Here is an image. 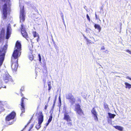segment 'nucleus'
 Returning <instances> with one entry per match:
<instances>
[{"instance_id":"nucleus-39","label":"nucleus","mask_w":131,"mask_h":131,"mask_svg":"<svg viewBox=\"0 0 131 131\" xmlns=\"http://www.w3.org/2000/svg\"><path fill=\"white\" fill-rule=\"evenodd\" d=\"M105 49V48H104V46H103L101 48V50H104Z\"/></svg>"},{"instance_id":"nucleus-18","label":"nucleus","mask_w":131,"mask_h":131,"mask_svg":"<svg viewBox=\"0 0 131 131\" xmlns=\"http://www.w3.org/2000/svg\"><path fill=\"white\" fill-rule=\"evenodd\" d=\"M114 127L116 129H117L120 131H122L123 128L119 126H114Z\"/></svg>"},{"instance_id":"nucleus-6","label":"nucleus","mask_w":131,"mask_h":131,"mask_svg":"<svg viewBox=\"0 0 131 131\" xmlns=\"http://www.w3.org/2000/svg\"><path fill=\"white\" fill-rule=\"evenodd\" d=\"M11 77L9 75L8 73L6 72L3 74L2 78L5 82L7 83L9 81L12 82L13 80Z\"/></svg>"},{"instance_id":"nucleus-40","label":"nucleus","mask_w":131,"mask_h":131,"mask_svg":"<svg viewBox=\"0 0 131 131\" xmlns=\"http://www.w3.org/2000/svg\"><path fill=\"white\" fill-rule=\"evenodd\" d=\"M30 121L28 123L27 125H26L25 127H26L27 126V125H28L30 123Z\"/></svg>"},{"instance_id":"nucleus-38","label":"nucleus","mask_w":131,"mask_h":131,"mask_svg":"<svg viewBox=\"0 0 131 131\" xmlns=\"http://www.w3.org/2000/svg\"><path fill=\"white\" fill-rule=\"evenodd\" d=\"M126 79H128L131 80V78H130L129 77L127 76L126 77Z\"/></svg>"},{"instance_id":"nucleus-47","label":"nucleus","mask_w":131,"mask_h":131,"mask_svg":"<svg viewBox=\"0 0 131 131\" xmlns=\"http://www.w3.org/2000/svg\"><path fill=\"white\" fill-rule=\"evenodd\" d=\"M63 24H64L65 26H66V25L65 24V22H64V20H63Z\"/></svg>"},{"instance_id":"nucleus-8","label":"nucleus","mask_w":131,"mask_h":131,"mask_svg":"<svg viewBox=\"0 0 131 131\" xmlns=\"http://www.w3.org/2000/svg\"><path fill=\"white\" fill-rule=\"evenodd\" d=\"M21 32L22 36L23 37L25 38L27 40H28L27 39V38H28V34L25 30V26L23 24H21Z\"/></svg>"},{"instance_id":"nucleus-17","label":"nucleus","mask_w":131,"mask_h":131,"mask_svg":"<svg viewBox=\"0 0 131 131\" xmlns=\"http://www.w3.org/2000/svg\"><path fill=\"white\" fill-rule=\"evenodd\" d=\"M125 84L126 86V88L130 89V88H131V84L126 82H125Z\"/></svg>"},{"instance_id":"nucleus-3","label":"nucleus","mask_w":131,"mask_h":131,"mask_svg":"<svg viewBox=\"0 0 131 131\" xmlns=\"http://www.w3.org/2000/svg\"><path fill=\"white\" fill-rule=\"evenodd\" d=\"M7 47L6 45L1 47L0 50V66L2 65L4 60Z\"/></svg>"},{"instance_id":"nucleus-43","label":"nucleus","mask_w":131,"mask_h":131,"mask_svg":"<svg viewBox=\"0 0 131 131\" xmlns=\"http://www.w3.org/2000/svg\"><path fill=\"white\" fill-rule=\"evenodd\" d=\"M39 38V36H38V38L37 39V42H38Z\"/></svg>"},{"instance_id":"nucleus-5","label":"nucleus","mask_w":131,"mask_h":131,"mask_svg":"<svg viewBox=\"0 0 131 131\" xmlns=\"http://www.w3.org/2000/svg\"><path fill=\"white\" fill-rule=\"evenodd\" d=\"M66 99L69 100L72 105L74 104L75 102V99L71 94H68L66 96Z\"/></svg>"},{"instance_id":"nucleus-27","label":"nucleus","mask_w":131,"mask_h":131,"mask_svg":"<svg viewBox=\"0 0 131 131\" xmlns=\"http://www.w3.org/2000/svg\"><path fill=\"white\" fill-rule=\"evenodd\" d=\"M59 103L60 104L59 106H60L61 105V99L60 96H59Z\"/></svg>"},{"instance_id":"nucleus-53","label":"nucleus","mask_w":131,"mask_h":131,"mask_svg":"<svg viewBox=\"0 0 131 131\" xmlns=\"http://www.w3.org/2000/svg\"><path fill=\"white\" fill-rule=\"evenodd\" d=\"M1 3H0V8H1Z\"/></svg>"},{"instance_id":"nucleus-33","label":"nucleus","mask_w":131,"mask_h":131,"mask_svg":"<svg viewBox=\"0 0 131 131\" xmlns=\"http://www.w3.org/2000/svg\"><path fill=\"white\" fill-rule=\"evenodd\" d=\"M24 87H22L20 89V91H21H21H23L24 90Z\"/></svg>"},{"instance_id":"nucleus-21","label":"nucleus","mask_w":131,"mask_h":131,"mask_svg":"<svg viewBox=\"0 0 131 131\" xmlns=\"http://www.w3.org/2000/svg\"><path fill=\"white\" fill-rule=\"evenodd\" d=\"M0 34H2V35H3L4 36H5V30L3 29L1 30V33Z\"/></svg>"},{"instance_id":"nucleus-52","label":"nucleus","mask_w":131,"mask_h":131,"mask_svg":"<svg viewBox=\"0 0 131 131\" xmlns=\"http://www.w3.org/2000/svg\"><path fill=\"white\" fill-rule=\"evenodd\" d=\"M3 107L2 108V110H0V111H2L3 110Z\"/></svg>"},{"instance_id":"nucleus-45","label":"nucleus","mask_w":131,"mask_h":131,"mask_svg":"<svg viewBox=\"0 0 131 131\" xmlns=\"http://www.w3.org/2000/svg\"><path fill=\"white\" fill-rule=\"evenodd\" d=\"M50 97H49V98H48V102H49V101H50Z\"/></svg>"},{"instance_id":"nucleus-32","label":"nucleus","mask_w":131,"mask_h":131,"mask_svg":"<svg viewBox=\"0 0 131 131\" xmlns=\"http://www.w3.org/2000/svg\"><path fill=\"white\" fill-rule=\"evenodd\" d=\"M48 106V105L47 103L45 105V110H46L47 109V108Z\"/></svg>"},{"instance_id":"nucleus-7","label":"nucleus","mask_w":131,"mask_h":131,"mask_svg":"<svg viewBox=\"0 0 131 131\" xmlns=\"http://www.w3.org/2000/svg\"><path fill=\"white\" fill-rule=\"evenodd\" d=\"M25 16L24 8V6H23L22 8H20V22H22L24 21L25 20Z\"/></svg>"},{"instance_id":"nucleus-24","label":"nucleus","mask_w":131,"mask_h":131,"mask_svg":"<svg viewBox=\"0 0 131 131\" xmlns=\"http://www.w3.org/2000/svg\"><path fill=\"white\" fill-rule=\"evenodd\" d=\"M54 46L55 48L56 49V50L57 51H59V49H58V47L55 43H54Z\"/></svg>"},{"instance_id":"nucleus-41","label":"nucleus","mask_w":131,"mask_h":131,"mask_svg":"<svg viewBox=\"0 0 131 131\" xmlns=\"http://www.w3.org/2000/svg\"><path fill=\"white\" fill-rule=\"evenodd\" d=\"M95 18L96 19H98L97 17V16L96 14H95Z\"/></svg>"},{"instance_id":"nucleus-10","label":"nucleus","mask_w":131,"mask_h":131,"mask_svg":"<svg viewBox=\"0 0 131 131\" xmlns=\"http://www.w3.org/2000/svg\"><path fill=\"white\" fill-rule=\"evenodd\" d=\"M11 27L10 24H8L7 26V32L6 36V38L8 39L10 37L11 32Z\"/></svg>"},{"instance_id":"nucleus-54","label":"nucleus","mask_w":131,"mask_h":131,"mask_svg":"<svg viewBox=\"0 0 131 131\" xmlns=\"http://www.w3.org/2000/svg\"><path fill=\"white\" fill-rule=\"evenodd\" d=\"M92 38H93V39H94V38L93 37Z\"/></svg>"},{"instance_id":"nucleus-46","label":"nucleus","mask_w":131,"mask_h":131,"mask_svg":"<svg viewBox=\"0 0 131 131\" xmlns=\"http://www.w3.org/2000/svg\"><path fill=\"white\" fill-rule=\"evenodd\" d=\"M56 100H54V101H53V103H54V104H55V103Z\"/></svg>"},{"instance_id":"nucleus-28","label":"nucleus","mask_w":131,"mask_h":131,"mask_svg":"<svg viewBox=\"0 0 131 131\" xmlns=\"http://www.w3.org/2000/svg\"><path fill=\"white\" fill-rule=\"evenodd\" d=\"M86 17H87V19L89 21H90V17H89V16L88 15V14H87L86 15Z\"/></svg>"},{"instance_id":"nucleus-22","label":"nucleus","mask_w":131,"mask_h":131,"mask_svg":"<svg viewBox=\"0 0 131 131\" xmlns=\"http://www.w3.org/2000/svg\"><path fill=\"white\" fill-rule=\"evenodd\" d=\"M41 124H38V125H36V127L37 129H38L41 127Z\"/></svg>"},{"instance_id":"nucleus-9","label":"nucleus","mask_w":131,"mask_h":131,"mask_svg":"<svg viewBox=\"0 0 131 131\" xmlns=\"http://www.w3.org/2000/svg\"><path fill=\"white\" fill-rule=\"evenodd\" d=\"M80 106L79 104L76 105L75 108L77 113L80 115H82L83 114V112L80 108Z\"/></svg>"},{"instance_id":"nucleus-1","label":"nucleus","mask_w":131,"mask_h":131,"mask_svg":"<svg viewBox=\"0 0 131 131\" xmlns=\"http://www.w3.org/2000/svg\"><path fill=\"white\" fill-rule=\"evenodd\" d=\"M21 48L20 43L18 41H17L11 60L12 68L15 70H16L18 68V58L21 54Z\"/></svg>"},{"instance_id":"nucleus-2","label":"nucleus","mask_w":131,"mask_h":131,"mask_svg":"<svg viewBox=\"0 0 131 131\" xmlns=\"http://www.w3.org/2000/svg\"><path fill=\"white\" fill-rule=\"evenodd\" d=\"M1 1L6 3L3 7V18L5 19L7 16V11L10 9L9 7L10 5V0H1Z\"/></svg>"},{"instance_id":"nucleus-48","label":"nucleus","mask_w":131,"mask_h":131,"mask_svg":"<svg viewBox=\"0 0 131 131\" xmlns=\"http://www.w3.org/2000/svg\"><path fill=\"white\" fill-rule=\"evenodd\" d=\"M84 38L85 39H86H86H88L87 38H86V37L84 36Z\"/></svg>"},{"instance_id":"nucleus-29","label":"nucleus","mask_w":131,"mask_h":131,"mask_svg":"<svg viewBox=\"0 0 131 131\" xmlns=\"http://www.w3.org/2000/svg\"><path fill=\"white\" fill-rule=\"evenodd\" d=\"M86 40L87 41V45L90 44L91 43V42H90V40L88 39H87Z\"/></svg>"},{"instance_id":"nucleus-42","label":"nucleus","mask_w":131,"mask_h":131,"mask_svg":"<svg viewBox=\"0 0 131 131\" xmlns=\"http://www.w3.org/2000/svg\"><path fill=\"white\" fill-rule=\"evenodd\" d=\"M84 7V8L85 9H86V10H87V9H86V6H85Z\"/></svg>"},{"instance_id":"nucleus-49","label":"nucleus","mask_w":131,"mask_h":131,"mask_svg":"<svg viewBox=\"0 0 131 131\" xmlns=\"http://www.w3.org/2000/svg\"><path fill=\"white\" fill-rule=\"evenodd\" d=\"M69 124H70V125H72V123L71 122H70L69 123Z\"/></svg>"},{"instance_id":"nucleus-44","label":"nucleus","mask_w":131,"mask_h":131,"mask_svg":"<svg viewBox=\"0 0 131 131\" xmlns=\"http://www.w3.org/2000/svg\"><path fill=\"white\" fill-rule=\"evenodd\" d=\"M55 104L53 103V105L52 108H54V106Z\"/></svg>"},{"instance_id":"nucleus-55","label":"nucleus","mask_w":131,"mask_h":131,"mask_svg":"<svg viewBox=\"0 0 131 131\" xmlns=\"http://www.w3.org/2000/svg\"><path fill=\"white\" fill-rule=\"evenodd\" d=\"M92 43H94L93 42H92Z\"/></svg>"},{"instance_id":"nucleus-19","label":"nucleus","mask_w":131,"mask_h":131,"mask_svg":"<svg viewBox=\"0 0 131 131\" xmlns=\"http://www.w3.org/2000/svg\"><path fill=\"white\" fill-rule=\"evenodd\" d=\"M108 114L109 117L111 118H114L115 116V114H112L110 113H108Z\"/></svg>"},{"instance_id":"nucleus-12","label":"nucleus","mask_w":131,"mask_h":131,"mask_svg":"<svg viewBox=\"0 0 131 131\" xmlns=\"http://www.w3.org/2000/svg\"><path fill=\"white\" fill-rule=\"evenodd\" d=\"M43 121V114L41 113L39 115L38 117V124H41Z\"/></svg>"},{"instance_id":"nucleus-20","label":"nucleus","mask_w":131,"mask_h":131,"mask_svg":"<svg viewBox=\"0 0 131 131\" xmlns=\"http://www.w3.org/2000/svg\"><path fill=\"white\" fill-rule=\"evenodd\" d=\"M104 108L106 110V111H108L109 110L107 104L106 103H105L104 104Z\"/></svg>"},{"instance_id":"nucleus-4","label":"nucleus","mask_w":131,"mask_h":131,"mask_svg":"<svg viewBox=\"0 0 131 131\" xmlns=\"http://www.w3.org/2000/svg\"><path fill=\"white\" fill-rule=\"evenodd\" d=\"M16 115V113L14 112H13L8 115L6 118V121L8 125L12 124V122H10L9 121L12 119H13Z\"/></svg>"},{"instance_id":"nucleus-23","label":"nucleus","mask_w":131,"mask_h":131,"mask_svg":"<svg viewBox=\"0 0 131 131\" xmlns=\"http://www.w3.org/2000/svg\"><path fill=\"white\" fill-rule=\"evenodd\" d=\"M33 35L34 37H38V34L37 33L36 31L33 32Z\"/></svg>"},{"instance_id":"nucleus-11","label":"nucleus","mask_w":131,"mask_h":131,"mask_svg":"<svg viewBox=\"0 0 131 131\" xmlns=\"http://www.w3.org/2000/svg\"><path fill=\"white\" fill-rule=\"evenodd\" d=\"M25 99V98L23 97L21 99V108L22 113L20 114V116H22V113H24L25 112V108L24 107V100L23 99Z\"/></svg>"},{"instance_id":"nucleus-16","label":"nucleus","mask_w":131,"mask_h":131,"mask_svg":"<svg viewBox=\"0 0 131 131\" xmlns=\"http://www.w3.org/2000/svg\"><path fill=\"white\" fill-rule=\"evenodd\" d=\"M94 27L96 29L97 28V29L99 30V32L100 31L101 28L99 25L95 24L94 25Z\"/></svg>"},{"instance_id":"nucleus-30","label":"nucleus","mask_w":131,"mask_h":131,"mask_svg":"<svg viewBox=\"0 0 131 131\" xmlns=\"http://www.w3.org/2000/svg\"><path fill=\"white\" fill-rule=\"evenodd\" d=\"M38 57L39 58V61L40 62L41 61V58L40 54H38Z\"/></svg>"},{"instance_id":"nucleus-25","label":"nucleus","mask_w":131,"mask_h":131,"mask_svg":"<svg viewBox=\"0 0 131 131\" xmlns=\"http://www.w3.org/2000/svg\"><path fill=\"white\" fill-rule=\"evenodd\" d=\"M4 37V36L3 35L0 34V42L1 41L2 39Z\"/></svg>"},{"instance_id":"nucleus-34","label":"nucleus","mask_w":131,"mask_h":131,"mask_svg":"<svg viewBox=\"0 0 131 131\" xmlns=\"http://www.w3.org/2000/svg\"><path fill=\"white\" fill-rule=\"evenodd\" d=\"M29 59L31 61L33 60V57L32 56H31L30 57H29Z\"/></svg>"},{"instance_id":"nucleus-14","label":"nucleus","mask_w":131,"mask_h":131,"mask_svg":"<svg viewBox=\"0 0 131 131\" xmlns=\"http://www.w3.org/2000/svg\"><path fill=\"white\" fill-rule=\"evenodd\" d=\"M91 112L92 113L93 115L94 119L96 121H97L98 118L97 117V114L94 108H93Z\"/></svg>"},{"instance_id":"nucleus-37","label":"nucleus","mask_w":131,"mask_h":131,"mask_svg":"<svg viewBox=\"0 0 131 131\" xmlns=\"http://www.w3.org/2000/svg\"><path fill=\"white\" fill-rule=\"evenodd\" d=\"M61 16V17H62V20H64V17H63V15L62 14V15Z\"/></svg>"},{"instance_id":"nucleus-35","label":"nucleus","mask_w":131,"mask_h":131,"mask_svg":"<svg viewBox=\"0 0 131 131\" xmlns=\"http://www.w3.org/2000/svg\"><path fill=\"white\" fill-rule=\"evenodd\" d=\"M127 52H128L129 54H131V52L129 50H126Z\"/></svg>"},{"instance_id":"nucleus-31","label":"nucleus","mask_w":131,"mask_h":131,"mask_svg":"<svg viewBox=\"0 0 131 131\" xmlns=\"http://www.w3.org/2000/svg\"><path fill=\"white\" fill-rule=\"evenodd\" d=\"M1 83H0V85L1 86L0 87V88H1V87L3 88H5L6 86L4 85H2V84H1Z\"/></svg>"},{"instance_id":"nucleus-36","label":"nucleus","mask_w":131,"mask_h":131,"mask_svg":"<svg viewBox=\"0 0 131 131\" xmlns=\"http://www.w3.org/2000/svg\"><path fill=\"white\" fill-rule=\"evenodd\" d=\"M34 125L33 124H31L30 127V129H29V130L33 127Z\"/></svg>"},{"instance_id":"nucleus-13","label":"nucleus","mask_w":131,"mask_h":131,"mask_svg":"<svg viewBox=\"0 0 131 131\" xmlns=\"http://www.w3.org/2000/svg\"><path fill=\"white\" fill-rule=\"evenodd\" d=\"M63 119L68 122L71 121L70 117L68 114V113L66 112L64 113Z\"/></svg>"},{"instance_id":"nucleus-50","label":"nucleus","mask_w":131,"mask_h":131,"mask_svg":"<svg viewBox=\"0 0 131 131\" xmlns=\"http://www.w3.org/2000/svg\"><path fill=\"white\" fill-rule=\"evenodd\" d=\"M57 96L56 95L55 97V99L54 100H56V99H57Z\"/></svg>"},{"instance_id":"nucleus-51","label":"nucleus","mask_w":131,"mask_h":131,"mask_svg":"<svg viewBox=\"0 0 131 131\" xmlns=\"http://www.w3.org/2000/svg\"><path fill=\"white\" fill-rule=\"evenodd\" d=\"M23 94H22V93H21V96H23Z\"/></svg>"},{"instance_id":"nucleus-15","label":"nucleus","mask_w":131,"mask_h":131,"mask_svg":"<svg viewBox=\"0 0 131 131\" xmlns=\"http://www.w3.org/2000/svg\"><path fill=\"white\" fill-rule=\"evenodd\" d=\"M52 114H51L49 116V117L48 121V123L47 124L46 126H47L49 124V123L51 122L52 121Z\"/></svg>"},{"instance_id":"nucleus-26","label":"nucleus","mask_w":131,"mask_h":131,"mask_svg":"<svg viewBox=\"0 0 131 131\" xmlns=\"http://www.w3.org/2000/svg\"><path fill=\"white\" fill-rule=\"evenodd\" d=\"M48 90L49 91L51 89V86L50 85V83H48Z\"/></svg>"}]
</instances>
